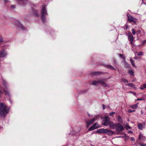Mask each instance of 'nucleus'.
I'll use <instances>...</instances> for the list:
<instances>
[{
  "label": "nucleus",
  "mask_w": 146,
  "mask_h": 146,
  "mask_svg": "<svg viewBox=\"0 0 146 146\" xmlns=\"http://www.w3.org/2000/svg\"><path fill=\"white\" fill-rule=\"evenodd\" d=\"M143 125L141 123H138L137 125L138 128L141 130H142L143 128Z\"/></svg>",
  "instance_id": "obj_18"
},
{
  "label": "nucleus",
  "mask_w": 146,
  "mask_h": 146,
  "mask_svg": "<svg viewBox=\"0 0 146 146\" xmlns=\"http://www.w3.org/2000/svg\"><path fill=\"white\" fill-rule=\"evenodd\" d=\"M48 15L47 10L44 6H43L41 10V19L43 23L46 22V16Z\"/></svg>",
  "instance_id": "obj_3"
},
{
  "label": "nucleus",
  "mask_w": 146,
  "mask_h": 146,
  "mask_svg": "<svg viewBox=\"0 0 146 146\" xmlns=\"http://www.w3.org/2000/svg\"><path fill=\"white\" fill-rule=\"evenodd\" d=\"M92 84L93 85L96 86V85L99 84V80H94L92 82Z\"/></svg>",
  "instance_id": "obj_21"
},
{
  "label": "nucleus",
  "mask_w": 146,
  "mask_h": 146,
  "mask_svg": "<svg viewBox=\"0 0 146 146\" xmlns=\"http://www.w3.org/2000/svg\"><path fill=\"white\" fill-rule=\"evenodd\" d=\"M28 1L27 0H23L22 1H21L20 3L21 4H20L21 5H25L27 3Z\"/></svg>",
  "instance_id": "obj_23"
},
{
  "label": "nucleus",
  "mask_w": 146,
  "mask_h": 146,
  "mask_svg": "<svg viewBox=\"0 0 146 146\" xmlns=\"http://www.w3.org/2000/svg\"><path fill=\"white\" fill-rule=\"evenodd\" d=\"M130 61L131 62V64L132 65V66L134 67H136V66L135 64L134 63V61L131 58V59H130Z\"/></svg>",
  "instance_id": "obj_26"
},
{
  "label": "nucleus",
  "mask_w": 146,
  "mask_h": 146,
  "mask_svg": "<svg viewBox=\"0 0 146 146\" xmlns=\"http://www.w3.org/2000/svg\"><path fill=\"white\" fill-rule=\"evenodd\" d=\"M110 118L107 116H104L103 118L102 125L104 126H108L110 121Z\"/></svg>",
  "instance_id": "obj_5"
},
{
  "label": "nucleus",
  "mask_w": 146,
  "mask_h": 146,
  "mask_svg": "<svg viewBox=\"0 0 146 146\" xmlns=\"http://www.w3.org/2000/svg\"><path fill=\"white\" fill-rule=\"evenodd\" d=\"M119 56L121 58H123L124 60H125L126 58L123 55L121 54H119Z\"/></svg>",
  "instance_id": "obj_27"
},
{
  "label": "nucleus",
  "mask_w": 146,
  "mask_h": 146,
  "mask_svg": "<svg viewBox=\"0 0 146 146\" xmlns=\"http://www.w3.org/2000/svg\"><path fill=\"white\" fill-rule=\"evenodd\" d=\"M139 144L140 146H146V144H142L140 143H139Z\"/></svg>",
  "instance_id": "obj_37"
},
{
  "label": "nucleus",
  "mask_w": 146,
  "mask_h": 146,
  "mask_svg": "<svg viewBox=\"0 0 146 146\" xmlns=\"http://www.w3.org/2000/svg\"><path fill=\"white\" fill-rule=\"evenodd\" d=\"M103 72H93L92 74L93 75H99L102 74Z\"/></svg>",
  "instance_id": "obj_20"
},
{
  "label": "nucleus",
  "mask_w": 146,
  "mask_h": 146,
  "mask_svg": "<svg viewBox=\"0 0 146 146\" xmlns=\"http://www.w3.org/2000/svg\"><path fill=\"white\" fill-rule=\"evenodd\" d=\"M95 119L93 118L90 121H88L86 122V127H88L92 124L94 121Z\"/></svg>",
  "instance_id": "obj_10"
},
{
  "label": "nucleus",
  "mask_w": 146,
  "mask_h": 146,
  "mask_svg": "<svg viewBox=\"0 0 146 146\" xmlns=\"http://www.w3.org/2000/svg\"><path fill=\"white\" fill-rule=\"evenodd\" d=\"M1 88L0 87V96L2 94H3V92L1 91Z\"/></svg>",
  "instance_id": "obj_39"
},
{
  "label": "nucleus",
  "mask_w": 146,
  "mask_h": 146,
  "mask_svg": "<svg viewBox=\"0 0 146 146\" xmlns=\"http://www.w3.org/2000/svg\"><path fill=\"white\" fill-rule=\"evenodd\" d=\"M138 55L139 56H142L143 55L142 52H139L138 53Z\"/></svg>",
  "instance_id": "obj_34"
},
{
  "label": "nucleus",
  "mask_w": 146,
  "mask_h": 146,
  "mask_svg": "<svg viewBox=\"0 0 146 146\" xmlns=\"http://www.w3.org/2000/svg\"><path fill=\"white\" fill-rule=\"evenodd\" d=\"M99 127L98 123H95L92 126H91L88 130V131L93 130L95 129H97Z\"/></svg>",
  "instance_id": "obj_9"
},
{
  "label": "nucleus",
  "mask_w": 146,
  "mask_h": 146,
  "mask_svg": "<svg viewBox=\"0 0 146 146\" xmlns=\"http://www.w3.org/2000/svg\"><path fill=\"white\" fill-rule=\"evenodd\" d=\"M132 33L133 35H134L135 34V29H131Z\"/></svg>",
  "instance_id": "obj_30"
},
{
  "label": "nucleus",
  "mask_w": 146,
  "mask_h": 146,
  "mask_svg": "<svg viewBox=\"0 0 146 146\" xmlns=\"http://www.w3.org/2000/svg\"><path fill=\"white\" fill-rule=\"evenodd\" d=\"M121 80L124 82L125 83H128V80H126L124 78H122Z\"/></svg>",
  "instance_id": "obj_29"
},
{
  "label": "nucleus",
  "mask_w": 146,
  "mask_h": 146,
  "mask_svg": "<svg viewBox=\"0 0 146 146\" xmlns=\"http://www.w3.org/2000/svg\"><path fill=\"white\" fill-rule=\"evenodd\" d=\"M114 63L115 64H116V60H114Z\"/></svg>",
  "instance_id": "obj_49"
},
{
  "label": "nucleus",
  "mask_w": 146,
  "mask_h": 146,
  "mask_svg": "<svg viewBox=\"0 0 146 146\" xmlns=\"http://www.w3.org/2000/svg\"><path fill=\"white\" fill-rule=\"evenodd\" d=\"M102 107L103 109L104 110L105 108V106L104 104H103Z\"/></svg>",
  "instance_id": "obj_44"
},
{
  "label": "nucleus",
  "mask_w": 146,
  "mask_h": 146,
  "mask_svg": "<svg viewBox=\"0 0 146 146\" xmlns=\"http://www.w3.org/2000/svg\"><path fill=\"white\" fill-rule=\"evenodd\" d=\"M117 121L118 122L121 123H123V120L122 119L120 116H119L117 119Z\"/></svg>",
  "instance_id": "obj_22"
},
{
  "label": "nucleus",
  "mask_w": 146,
  "mask_h": 146,
  "mask_svg": "<svg viewBox=\"0 0 146 146\" xmlns=\"http://www.w3.org/2000/svg\"><path fill=\"white\" fill-rule=\"evenodd\" d=\"M128 133H132L133 132L131 131H128Z\"/></svg>",
  "instance_id": "obj_47"
},
{
  "label": "nucleus",
  "mask_w": 146,
  "mask_h": 146,
  "mask_svg": "<svg viewBox=\"0 0 146 146\" xmlns=\"http://www.w3.org/2000/svg\"><path fill=\"white\" fill-rule=\"evenodd\" d=\"M38 14H36V16H38Z\"/></svg>",
  "instance_id": "obj_54"
},
{
  "label": "nucleus",
  "mask_w": 146,
  "mask_h": 146,
  "mask_svg": "<svg viewBox=\"0 0 146 146\" xmlns=\"http://www.w3.org/2000/svg\"><path fill=\"white\" fill-rule=\"evenodd\" d=\"M144 100V99L143 98H137V100Z\"/></svg>",
  "instance_id": "obj_38"
},
{
  "label": "nucleus",
  "mask_w": 146,
  "mask_h": 146,
  "mask_svg": "<svg viewBox=\"0 0 146 146\" xmlns=\"http://www.w3.org/2000/svg\"><path fill=\"white\" fill-rule=\"evenodd\" d=\"M141 114H143V111H142V110H141Z\"/></svg>",
  "instance_id": "obj_52"
},
{
  "label": "nucleus",
  "mask_w": 146,
  "mask_h": 146,
  "mask_svg": "<svg viewBox=\"0 0 146 146\" xmlns=\"http://www.w3.org/2000/svg\"><path fill=\"white\" fill-rule=\"evenodd\" d=\"M145 137L143 135V134L141 133L139 134L138 139L139 140H141L142 141H144L145 140Z\"/></svg>",
  "instance_id": "obj_11"
},
{
  "label": "nucleus",
  "mask_w": 146,
  "mask_h": 146,
  "mask_svg": "<svg viewBox=\"0 0 146 146\" xmlns=\"http://www.w3.org/2000/svg\"><path fill=\"white\" fill-rule=\"evenodd\" d=\"M115 113V112H111L110 113L109 115L110 116H112L113 114H114Z\"/></svg>",
  "instance_id": "obj_36"
},
{
  "label": "nucleus",
  "mask_w": 146,
  "mask_h": 146,
  "mask_svg": "<svg viewBox=\"0 0 146 146\" xmlns=\"http://www.w3.org/2000/svg\"><path fill=\"white\" fill-rule=\"evenodd\" d=\"M23 0H18V1L19 2V3L20 4H21V3L20 2L21 1H22Z\"/></svg>",
  "instance_id": "obj_48"
},
{
  "label": "nucleus",
  "mask_w": 146,
  "mask_h": 146,
  "mask_svg": "<svg viewBox=\"0 0 146 146\" xmlns=\"http://www.w3.org/2000/svg\"><path fill=\"white\" fill-rule=\"evenodd\" d=\"M132 94L134 96H135L136 94V93L135 92H133Z\"/></svg>",
  "instance_id": "obj_43"
},
{
  "label": "nucleus",
  "mask_w": 146,
  "mask_h": 146,
  "mask_svg": "<svg viewBox=\"0 0 146 146\" xmlns=\"http://www.w3.org/2000/svg\"><path fill=\"white\" fill-rule=\"evenodd\" d=\"M127 35L128 36V40L129 41L133 40L134 37L132 36V35L131 33L128 34Z\"/></svg>",
  "instance_id": "obj_12"
},
{
  "label": "nucleus",
  "mask_w": 146,
  "mask_h": 146,
  "mask_svg": "<svg viewBox=\"0 0 146 146\" xmlns=\"http://www.w3.org/2000/svg\"><path fill=\"white\" fill-rule=\"evenodd\" d=\"M125 64L126 65L127 67H129V64L127 62H125Z\"/></svg>",
  "instance_id": "obj_46"
},
{
  "label": "nucleus",
  "mask_w": 146,
  "mask_h": 146,
  "mask_svg": "<svg viewBox=\"0 0 146 146\" xmlns=\"http://www.w3.org/2000/svg\"><path fill=\"white\" fill-rule=\"evenodd\" d=\"M11 7L12 8H14L15 7V6L14 5H11Z\"/></svg>",
  "instance_id": "obj_41"
},
{
  "label": "nucleus",
  "mask_w": 146,
  "mask_h": 146,
  "mask_svg": "<svg viewBox=\"0 0 146 146\" xmlns=\"http://www.w3.org/2000/svg\"><path fill=\"white\" fill-rule=\"evenodd\" d=\"M3 41V39L0 36V44Z\"/></svg>",
  "instance_id": "obj_33"
},
{
  "label": "nucleus",
  "mask_w": 146,
  "mask_h": 146,
  "mask_svg": "<svg viewBox=\"0 0 146 146\" xmlns=\"http://www.w3.org/2000/svg\"><path fill=\"white\" fill-rule=\"evenodd\" d=\"M127 21L129 22H133L134 24H135L137 22V19L135 18H134L132 16L129 15H127Z\"/></svg>",
  "instance_id": "obj_6"
},
{
  "label": "nucleus",
  "mask_w": 146,
  "mask_h": 146,
  "mask_svg": "<svg viewBox=\"0 0 146 146\" xmlns=\"http://www.w3.org/2000/svg\"><path fill=\"white\" fill-rule=\"evenodd\" d=\"M105 66L111 70H115L116 69L114 68L112 66L110 65H105Z\"/></svg>",
  "instance_id": "obj_16"
},
{
  "label": "nucleus",
  "mask_w": 146,
  "mask_h": 146,
  "mask_svg": "<svg viewBox=\"0 0 146 146\" xmlns=\"http://www.w3.org/2000/svg\"><path fill=\"white\" fill-rule=\"evenodd\" d=\"M121 137V136H117V137H117V138H120Z\"/></svg>",
  "instance_id": "obj_51"
},
{
  "label": "nucleus",
  "mask_w": 146,
  "mask_h": 146,
  "mask_svg": "<svg viewBox=\"0 0 146 146\" xmlns=\"http://www.w3.org/2000/svg\"><path fill=\"white\" fill-rule=\"evenodd\" d=\"M135 111V110H128V112L129 113H131V112H134Z\"/></svg>",
  "instance_id": "obj_32"
},
{
  "label": "nucleus",
  "mask_w": 146,
  "mask_h": 146,
  "mask_svg": "<svg viewBox=\"0 0 146 146\" xmlns=\"http://www.w3.org/2000/svg\"><path fill=\"white\" fill-rule=\"evenodd\" d=\"M126 85L132 88H135L134 85L133 83H129L126 84Z\"/></svg>",
  "instance_id": "obj_25"
},
{
  "label": "nucleus",
  "mask_w": 146,
  "mask_h": 146,
  "mask_svg": "<svg viewBox=\"0 0 146 146\" xmlns=\"http://www.w3.org/2000/svg\"><path fill=\"white\" fill-rule=\"evenodd\" d=\"M10 108L4 103H0V117H5L9 112Z\"/></svg>",
  "instance_id": "obj_1"
},
{
  "label": "nucleus",
  "mask_w": 146,
  "mask_h": 146,
  "mask_svg": "<svg viewBox=\"0 0 146 146\" xmlns=\"http://www.w3.org/2000/svg\"><path fill=\"white\" fill-rule=\"evenodd\" d=\"M80 129L79 128L77 127L76 128L74 129V132H71L70 133L71 134L76 135L80 131Z\"/></svg>",
  "instance_id": "obj_15"
},
{
  "label": "nucleus",
  "mask_w": 146,
  "mask_h": 146,
  "mask_svg": "<svg viewBox=\"0 0 146 146\" xmlns=\"http://www.w3.org/2000/svg\"><path fill=\"white\" fill-rule=\"evenodd\" d=\"M109 125L110 128L112 129H114L116 126V124H114L112 121H111Z\"/></svg>",
  "instance_id": "obj_13"
},
{
  "label": "nucleus",
  "mask_w": 146,
  "mask_h": 146,
  "mask_svg": "<svg viewBox=\"0 0 146 146\" xmlns=\"http://www.w3.org/2000/svg\"><path fill=\"white\" fill-rule=\"evenodd\" d=\"M7 55L6 52L4 50L0 51V57H3Z\"/></svg>",
  "instance_id": "obj_14"
},
{
  "label": "nucleus",
  "mask_w": 146,
  "mask_h": 146,
  "mask_svg": "<svg viewBox=\"0 0 146 146\" xmlns=\"http://www.w3.org/2000/svg\"><path fill=\"white\" fill-rule=\"evenodd\" d=\"M131 141L132 142H135V139L133 137H131Z\"/></svg>",
  "instance_id": "obj_31"
},
{
  "label": "nucleus",
  "mask_w": 146,
  "mask_h": 146,
  "mask_svg": "<svg viewBox=\"0 0 146 146\" xmlns=\"http://www.w3.org/2000/svg\"><path fill=\"white\" fill-rule=\"evenodd\" d=\"M146 88V84H143L140 88V89L141 90H143Z\"/></svg>",
  "instance_id": "obj_24"
},
{
  "label": "nucleus",
  "mask_w": 146,
  "mask_h": 146,
  "mask_svg": "<svg viewBox=\"0 0 146 146\" xmlns=\"http://www.w3.org/2000/svg\"><path fill=\"white\" fill-rule=\"evenodd\" d=\"M115 129L117 131H121L124 129L122 125L119 123L116 124Z\"/></svg>",
  "instance_id": "obj_8"
},
{
  "label": "nucleus",
  "mask_w": 146,
  "mask_h": 146,
  "mask_svg": "<svg viewBox=\"0 0 146 146\" xmlns=\"http://www.w3.org/2000/svg\"><path fill=\"white\" fill-rule=\"evenodd\" d=\"M145 110H146V108H145Z\"/></svg>",
  "instance_id": "obj_55"
},
{
  "label": "nucleus",
  "mask_w": 146,
  "mask_h": 146,
  "mask_svg": "<svg viewBox=\"0 0 146 146\" xmlns=\"http://www.w3.org/2000/svg\"><path fill=\"white\" fill-rule=\"evenodd\" d=\"M96 132L99 133L106 134L107 133L108 135L111 136L114 134V132L110 130L107 129L102 128L98 129Z\"/></svg>",
  "instance_id": "obj_2"
},
{
  "label": "nucleus",
  "mask_w": 146,
  "mask_h": 146,
  "mask_svg": "<svg viewBox=\"0 0 146 146\" xmlns=\"http://www.w3.org/2000/svg\"><path fill=\"white\" fill-rule=\"evenodd\" d=\"M4 2L5 3H6L8 2V0H4Z\"/></svg>",
  "instance_id": "obj_42"
},
{
  "label": "nucleus",
  "mask_w": 146,
  "mask_h": 146,
  "mask_svg": "<svg viewBox=\"0 0 146 146\" xmlns=\"http://www.w3.org/2000/svg\"><path fill=\"white\" fill-rule=\"evenodd\" d=\"M131 128V127H129V126H127V129H130Z\"/></svg>",
  "instance_id": "obj_45"
},
{
  "label": "nucleus",
  "mask_w": 146,
  "mask_h": 146,
  "mask_svg": "<svg viewBox=\"0 0 146 146\" xmlns=\"http://www.w3.org/2000/svg\"><path fill=\"white\" fill-rule=\"evenodd\" d=\"M128 92L129 93H132L133 92L129 91V92Z\"/></svg>",
  "instance_id": "obj_50"
},
{
  "label": "nucleus",
  "mask_w": 146,
  "mask_h": 146,
  "mask_svg": "<svg viewBox=\"0 0 146 146\" xmlns=\"http://www.w3.org/2000/svg\"><path fill=\"white\" fill-rule=\"evenodd\" d=\"M133 40H131L129 41L130 42V44H131V45H133Z\"/></svg>",
  "instance_id": "obj_40"
},
{
  "label": "nucleus",
  "mask_w": 146,
  "mask_h": 146,
  "mask_svg": "<svg viewBox=\"0 0 146 146\" xmlns=\"http://www.w3.org/2000/svg\"><path fill=\"white\" fill-rule=\"evenodd\" d=\"M138 103L134 105H130V107L133 109H136L138 107Z\"/></svg>",
  "instance_id": "obj_17"
},
{
  "label": "nucleus",
  "mask_w": 146,
  "mask_h": 146,
  "mask_svg": "<svg viewBox=\"0 0 146 146\" xmlns=\"http://www.w3.org/2000/svg\"><path fill=\"white\" fill-rule=\"evenodd\" d=\"M145 44H146V40L143 41L142 45H143Z\"/></svg>",
  "instance_id": "obj_35"
},
{
  "label": "nucleus",
  "mask_w": 146,
  "mask_h": 146,
  "mask_svg": "<svg viewBox=\"0 0 146 146\" xmlns=\"http://www.w3.org/2000/svg\"><path fill=\"white\" fill-rule=\"evenodd\" d=\"M134 145H137V142H136L135 143Z\"/></svg>",
  "instance_id": "obj_53"
},
{
  "label": "nucleus",
  "mask_w": 146,
  "mask_h": 146,
  "mask_svg": "<svg viewBox=\"0 0 146 146\" xmlns=\"http://www.w3.org/2000/svg\"><path fill=\"white\" fill-rule=\"evenodd\" d=\"M3 80V84L4 86V88L3 89V90L5 92V95H7L8 96H10L9 92L8 91L7 87H8L7 83L5 80Z\"/></svg>",
  "instance_id": "obj_4"
},
{
  "label": "nucleus",
  "mask_w": 146,
  "mask_h": 146,
  "mask_svg": "<svg viewBox=\"0 0 146 146\" xmlns=\"http://www.w3.org/2000/svg\"><path fill=\"white\" fill-rule=\"evenodd\" d=\"M14 20L15 21L14 22V23L15 24L17 27L22 30H25L24 26L19 21L15 20L14 19Z\"/></svg>",
  "instance_id": "obj_7"
},
{
  "label": "nucleus",
  "mask_w": 146,
  "mask_h": 146,
  "mask_svg": "<svg viewBox=\"0 0 146 146\" xmlns=\"http://www.w3.org/2000/svg\"><path fill=\"white\" fill-rule=\"evenodd\" d=\"M128 72L129 74L133 76L134 75V72L132 70H129Z\"/></svg>",
  "instance_id": "obj_28"
},
{
  "label": "nucleus",
  "mask_w": 146,
  "mask_h": 146,
  "mask_svg": "<svg viewBox=\"0 0 146 146\" xmlns=\"http://www.w3.org/2000/svg\"><path fill=\"white\" fill-rule=\"evenodd\" d=\"M100 83L104 87H106L107 86L106 84L104 81L99 80V84Z\"/></svg>",
  "instance_id": "obj_19"
}]
</instances>
